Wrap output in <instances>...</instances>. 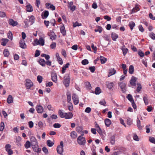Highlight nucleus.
I'll list each match as a JSON object with an SVG mask.
<instances>
[{
  "label": "nucleus",
  "mask_w": 155,
  "mask_h": 155,
  "mask_svg": "<svg viewBox=\"0 0 155 155\" xmlns=\"http://www.w3.org/2000/svg\"><path fill=\"white\" fill-rule=\"evenodd\" d=\"M149 140L151 143L155 144V138L154 137H149Z\"/></svg>",
  "instance_id": "864d4df0"
},
{
  "label": "nucleus",
  "mask_w": 155,
  "mask_h": 155,
  "mask_svg": "<svg viewBox=\"0 0 155 155\" xmlns=\"http://www.w3.org/2000/svg\"><path fill=\"white\" fill-rule=\"evenodd\" d=\"M81 25V23H79L77 21L73 23V26L75 27L76 26H79Z\"/></svg>",
  "instance_id": "3c124183"
},
{
  "label": "nucleus",
  "mask_w": 155,
  "mask_h": 155,
  "mask_svg": "<svg viewBox=\"0 0 155 155\" xmlns=\"http://www.w3.org/2000/svg\"><path fill=\"white\" fill-rule=\"evenodd\" d=\"M121 49L122 51L123 54L124 56H125L128 51V49L126 48H125V46H123L122 47V48H121Z\"/></svg>",
  "instance_id": "393cba45"
},
{
  "label": "nucleus",
  "mask_w": 155,
  "mask_h": 155,
  "mask_svg": "<svg viewBox=\"0 0 155 155\" xmlns=\"http://www.w3.org/2000/svg\"><path fill=\"white\" fill-rule=\"evenodd\" d=\"M100 60L101 64H104L107 61V59L103 56H101L100 57Z\"/></svg>",
  "instance_id": "a878e982"
},
{
  "label": "nucleus",
  "mask_w": 155,
  "mask_h": 155,
  "mask_svg": "<svg viewBox=\"0 0 155 155\" xmlns=\"http://www.w3.org/2000/svg\"><path fill=\"white\" fill-rule=\"evenodd\" d=\"M20 47L22 48L25 49L26 48V45L25 41L23 40H21L19 42Z\"/></svg>",
  "instance_id": "1a4fd4ad"
},
{
  "label": "nucleus",
  "mask_w": 155,
  "mask_h": 155,
  "mask_svg": "<svg viewBox=\"0 0 155 155\" xmlns=\"http://www.w3.org/2000/svg\"><path fill=\"white\" fill-rule=\"evenodd\" d=\"M61 32L63 36L66 35V32L64 25L61 27L60 28Z\"/></svg>",
  "instance_id": "4468645a"
},
{
  "label": "nucleus",
  "mask_w": 155,
  "mask_h": 155,
  "mask_svg": "<svg viewBox=\"0 0 155 155\" xmlns=\"http://www.w3.org/2000/svg\"><path fill=\"white\" fill-rule=\"evenodd\" d=\"M134 72V66L132 65H130L129 69V72L130 74H132Z\"/></svg>",
  "instance_id": "bb28decb"
},
{
  "label": "nucleus",
  "mask_w": 155,
  "mask_h": 155,
  "mask_svg": "<svg viewBox=\"0 0 155 155\" xmlns=\"http://www.w3.org/2000/svg\"><path fill=\"white\" fill-rule=\"evenodd\" d=\"M111 37L113 41H116V34L115 33L112 32L111 34Z\"/></svg>",
  "instance_id": "ea45409f"
},
{
  "label": "nucleus",
  "mask_w": 155,
  "mask_h": 155,
  "mask_svg": "<svg viewBox=\"0 0 155 155\" xmlns=\"http://www.w3.org/2000/svg\"><path fill=\"white\" fill-rule=\"evenodd\" d=\"M77 133H76L74 131H73L71 133V136L72 138H74L77 137Z\"/></svg>",
  "instance_id": "c03bdc74"
},
{
  "label": "nucleus",
  "mask_w": 155,
  "mask_h": 155,
  "mask_svg": "<svg viewBox=\"0 0 155 155\" xmlns=\"http://www.w3.org/2000/svg\"><path fill=\"white\" fill-rule=\"evenodd\" d=\"M115 135H113L110 138V143L113 145L115 144Z\"/></svg>",
  "instance_id": "4c0bfd02"
},
{
  "label": "nucleus",
  "mask_w": 155,
  "mask_h": 155,
  "mask_svg": "<svg viewBox=\"0 0 155 155\" xmlns=\"http://www.w3.org/2000/svg\"><path fill=\"white\" fill-rule=\"evenodd\" d=\"M42 151L47 154L48 153V150L47 148L45 147H44L42 149Z\"/></svg>",
  "instance_id": "680f3d73"
},
{
  "label": "nucleus",
  "mask_w": 155,
  "mask_h": 155,
  "mask_svg": "<svg viewBox=\"0 0 155 155\" xmlns=\"http://www.w3.org/2000/svg\"><path fill=\"white\" fill-rule=\"evenodd\" d=\"M40 51L38 50H36L35 51V57H38L40 55Z\"/></svg>",
  "instance_id": "052dcab7"
},
{
  "label": "nucleus",
  "mask_w": 155,
  "mask_h": 155,
  "mask_svg": "<svg viewBox=\"0 0 155 155\" xmlns=\"http://www.w3.org/2000/svg\"><path fill=\"white\" fill-rule=\"evenodd\" d=\"M98 28L97 29H95L94 31L96 32H99L100 33H101L102 31V28L101 26H98L97 27Z\"/></svg>",
  "instance_id": "a19ab883"
},
{
  "label": "nucleus",
  "mask_w": 155,
  "mask_h": 155,
  "mask_svg": "<svg viewBox=\"0 0 155 155\" xmlns=\"http://www.w3.org/2000/svg\"><path fill=\"white\" fill-rule=\"evenodd\" d=\"M83 130V128L81 126H78L76 128V130L78 133H81Z\"/></svg>",
  "instance_id": "72a5a7b5"
},
{
  "label": "nucleus",
  "mask_w": 155,
  "mask_h": 155,
  "mask_svg": "<svg viewBox=\"0 0 155 155\" xmlns=\"http://www.w3.org/2000/svg\"><path fill=\"white\" fill-rule=\"evenodd\" d=\"M104 122L105 125L108 127L110 126L111 123V120L107 118L105 119Z\"/></svg>",
  "instance_id": "b1692460"
},
{
  "label": "nucleus",
  "mask_w": 155,
  "mask_h": 155,
  "mask_svg": "<svg viewBox=\"0 0 155 155\" xmlns=\"http://www.w3.org/2000/svg\"><path fill=\"white\" fill-rule=\"evenodd\" d=\"M33 44L34 46H36L39 45L38 40L37 39L35 40L34 42L33 43Z\"/></svg>",
  "instance_id": "bf43d9fd"
},
{
  "label": "nucleus",
  "mask_w": 155,
  "mask_h": 155,
  "mask_svg": "<svg viewBox=\"0 0 155 155\" xmlns=\"http://www.w3.org/2000/svg\"><path fill=\"white\" fill-rule=\"evenodd\" d=\"M47 144L48 147H51L54 144V143L51 140H48L47 141Z\"/></svg>",
  "instance_id": "c9c22d12"
},
{
  "label": "nucleus",
  "mask_w": 155,
  "mask_h": 155,
  "mask_svg": "<svg viewBox=\"0 0 155 155\" xmlns=\"http://www.w3.org/2000/svg\"><path fill=\"white\" fill-rule=\"evenodd\" d=\"M58 114L61 118H64L65 117V113H63L61 110H59L58 111Z\"/></svg>",
  "instance_id": "412c9836"
},
{
  "label": "nucleus",
  "mask_w": 155,
  "mask_h": 155,
  "mask_svg": "<svg viewBox=\"0 0 155 155\" xmlns=\"http://www.w3.org/2000/svg\"><path fill=\"white\" fill-rule=\"evenodd\" d=\"M89 69L92 73H93L95 71V67L94 66L90 67H89Z\"/></svg>",
  "instance_id": "69168bd1"
},
{
  "label": "nucleus",
  "mask_w": 155,
  "mask_h": 155,
  "mask_svg": "<svg viewBox=\"0 0 155 155\" xmlns=\"http://www.w3.org/2000/svg\"><path fill=\"white\" fill-rule=\"evenodd\" d=\"M49 12L48 11L45 10L41 14L42 18L43 19L46 18L48 16Z\"/></svg>",
  "instance_id": "6e6552de"
},
{
  "label": "nucleus",
  "mask_w": 155,
  "mask_h": 155,
  "mask_svg": "<svg viewBox=\"0 0 155 155\" xmlns=\"http://www.w3.org/2000/svg\"><path fill=\"white\" fill-rule=\"evenodd\" d=\"M25 148L28 149L31 147V143L29 141H27L25 144Z\"/></svg>",
  "instance_id": "2f4dec72"
},
{
  "label": "nucleus",
  "mask_w": 155,
  "mask_h": 155,
  "mask_svg": "<svg viewBox=\"0 0 155 155\" xmlns=\"http://www.w3.org/2000/svg\"><path fill=\"white\" fill-rule=\"evenodd\" d=\"M99 103L101 105H103L104 106H105L106 104V103L104 100L103 99L101 101L99 102Z\"/></svg>",
  "instance_id": "338daca9"
},
{
  "label": "nucleus",
  "mask_w": 155,
  "mask_h": 155,
  "mask_svg": "<svg viewBox=\"0 0 155 155\" xmlns=\"http://www.w3.org/2000/svg\"><path fill=\"white\" fill-rule=\"evenodd\" d=\"M138 54L141 57H143L144 56V53L141 50H140L138 51Z\"/></svg>",
  "instance_id": "13d9d810"
},
{
  "label": "nucleus",
  "mask_w": 155,
  "mask_h": 155,
  "mask_svg": "<svg viewBox=\"0 0 155 155\" xmlns=\"http://www.w3.org/2000/svg\"><path fill=\"white\" fill-rule=\"evenodd\" d=\"M35 19L34 16L33 15H31L29 18V21L31 23V25H32L34 22Z\"/></svg>",
  "instance_id": "37998d69"
},
{
  "label": "nucleus",
  "mask_w": 155,
  "mask_h": 155,
  "mask_svg": "<svg viewBox=\"0 0 155 155\" xmlns=\"http://www.w3.org/2000/svg\"><path fill=\"white\" fill-rule=\"evenodd\" d=\"M57 60L59 64L62 65L63 64L62 60L60 57L57 59Z\"/></svg>",
  "instance_id": "0e129e2a"
},
{
  "label": "nucleus",
  "mask_w": 155,
  "mask_h": 155,
  "mask_svg": "<svg viewBox=\"0 0 155 155\" xmlns=\"http://www.w3.org/2000/svg\"><path fill=\"white\" fill-rule=\"evenodd\" d=\"M48 35L50 36L51 39L52 40H54L56 38V35H55L53 31H51L50 33H48Z\"/></svg>",
  "instance_id": "f8f14e48"
},
{
  "label": "nucleus",
  "mask_w": 155,
  "mask_h": 155,
  "mask_svg": "<svg viewBox=\"0 0 155 155\" xmlns=\"http://www.w3.org/2000/svg\"><path fill=\"white\" fill-rule=\"evenodd\" d=\"M34 149L33 150V151L35 152H36L37 153H40L41 151V149L38 146H38H35V147H33Z\"/></svg>",
  "instance_id": "6ab92c4d"
},
{
  "label": "nucleus",
  "mask_w": 155,
  "mask_h": 155,
  "mask_svg": "<svg viewBox=\"0 0 155 155\" xmlns=\"http://www.w3.org/2000/svg\"><path fill=\"white\" fill-rule=\"evenodd\" d=\"M51 79L53 82H56L57 81V76L56 73H53L51 74Z\"/></svg>",
  "instance_id": "9b49d317"
},
{
  "label": "nucleus",
  "mask_w": 155,
  "mask_h": 155,
  "mask_svg": "<svg viewBox=\"0 0 155 155\" xmlns=\"http://www.w3.org/2000/svg\"><path fill=\"white\" fill-rule=\"evenodd\" d=\"M137 125L138 128L140 129H141L142 128V127L140 125V120L138 119L137 120Z\"/></svg>",
  "instance_id": "49530a36"
},
{
  "label": "nucleus",
  "mask_w": 155,
  "mask_h": 155,
  "mask_svg": "<svg viewBox=\"0 0 155 155\" xmlns=\"http://www.w3.org/2000/svg\"><path fill=\"white\" fill-rule=\"evenodd\" d=\"M137 78L134 77L132 76L130 81V84H128L129 87H133V86H136V82L137 81Z\"/></svg>",
  "instance_id": "7ed1b4c3"
},
{
  "label": "nucleus",
  "mask_w": 155,
  "mask_h": 155,
  "mask_svg": "<svg viewBox=\"0 0 155 155\" xmlns=\"http://www.w3.org/2000/svg\"><path fill=\"white\" fill-rule=\"evenodd\" d=\"M65 115V117L64 118L67 119L71 118L73 116V114L71 112L66 113Z\"/></svg>",
  "instance_id": "dca6fc26"
},
{
  "label": "nucleus",
  "mask_w": 155,
  "mask_h": 155,
  "mask_svg": "<svg viewBox=\"0 0 155 155\" xmlns=\"http://www.w3.org/2000/svg\"><path fill=\"white\" fill-rule=\"evenodd\" d=\"M101 90L99 87H97L95 88V93L96 94H99L101 92Z\"/></svg>",
  "instance_id": "f704fd0d"
},
{
  "label": "nucleus",
  "mask_w": 155,
  "mask_h": 155,
  "mask_svg": "<svg viewBox=\"0 0 155 155\" xmlns=\"http://www.w3.org/2000/svg\"><path fill=\"white\" fill-rule=\"evenodd\" d=\"M70 65L69 63H67L65 65H64L62 68V73L64 74L65 72L66 69L68 68L69 66Z\"/></svg>",
  "instance_id": "aec40b11"
},
{
  "label": "nucleus",
  "mask_w": 155,
  "mask_h": 155,
  "mask_svg": "<svg viewBox=\"0 0 155 155\" xmlns=\"http://www.w3.org/2000/svg\"><path fill=\"white\" fill-rule=\"evenodd\" d=\"M82 64L85 65L88 64L89 62L87 60L85 59L81 61Z\"/></svg>",
  "instance_id": "603ef678"
},
{
  "label": "nucleus",
  "mask_w": 155,
  "mask_h": 155,
  "mask_svg": "<svg viewBox=\"0 0 155 155\" xmlns=\"http://www.w3.org/2000/svg\"><path fill=\"white\" fill-rule=\"evenodd\" d=\"M137 91L138 92H139L140 91L142 88V86L140 83H137Z\"/></svg>",
  "instance_id": "79ce46f5"
},
{
  "label": "nucleus",
  "mask_w": 155,
  "mask_h": 155,
  "mask_svg": "<svg viewBox=\"0 0 155 155\" xmlns=\"http://www.w3.org/2000/svg\"><path fill=\"white\" fill-rule=\"evenodd\" d=\"M72 99L73 101L74 104L76 105L78 103L79 100L78 96L75 94H73L72 96Z\"/></svg>",
  "instance_id": "423d86ee"
},
{
  "label": "nucleus",
  "mask_w": 155,
  "mask_h": 155,
  "mask_svg": "<svg viewBox=\"0 0 155 155\" xmlns=\"http://www.w3.org/2000/svg\"><path fill=\"white\" fill-rule=\"evenodd\" d=\"M149 36L152 39L155 40V34L153 32H152L149 34Z\"/></svg>",
  "instance_id": "09e8293b"
},
{
  "label": "nucleus",
  "mask_w": 155,
  "mask_h": 155,
  "mask_svg": "<svg viewBox=\"0 0 155 155\" xmlns=\"http://www.w3.org/2000/svg\"><path fill=\"white\" fill-rule=\"evenodd\" d=\"M3 54L5 56L8 57L9 54V52L8 49H5L3 51Z\"/></svg>",
  "instance_id": "e433bc0d"
},
{
  "label": "nucleus",
  "mask_w": 155,
  "mask_h": 155,
  "mask_svg": "<svg viewBox=\"0 0 155 155\" xmlns=\"http://www.w3.org/2000/svg\"><path fill=\"white\" fill-rule=\"evenodd\" d=\"M4 128V124L3 122H2L0 124V131H3Z\"/></svg>",
  "instance_id": "4d7b16f0"
},
{
  "label": "nucleus",
  "mask_w": 155,
  "mask_h": 155,
  "mask_svg": "<svg viewBox=\"0 0 155 155\" xmlns=\"http://www.w3.org/2000/svg\"><path fill=\"white\" fill-rule=\"evenodd\" d=\"M2 42H1V44L3 46H5L6 45V44L8 42V40L7 39L2 38Z\"/></svg>",
  "instance_id": "c756f323"
},
{
  "label": "nucleus",
  "mask_w": 155,
  "mask_h": 155,
  "mask_svg": "<svg viewBox=\"0 0 155 155\" xmlns=\"http://www.w3.org/2000/svg\"><path fill=\"white\" fill-rule=\"evenodd\" d=\"M38 40L39 41V45H40L41 46H43L44 45L45 40L42 37L40 38Z\"/></svg>",
  "instance_id": "5701e85b"
},
{
  "label": "nucleus",
  "mask_w": 155,
  "mask_h": 155,
  "mask_svg": "<svg viewBox=\"0 0 155 155\" xmlns=\"http://www.w3.org/2000/svg\"><path fill=\"white\" fill-rule=\"evenodd\" d=\"M33 85V83L29 79H27L26 80L25 85L27 89H29Z\"/></svg>",
  "instance_id": "39448f33"
},
{
  "label": "nucleus",
  "mask_w": 155,
  "mask_h": 155,
  "mask_svg": "<svg viewBox=\"0 0 155 155\" xmlns=\"http://www.w3.org/2000/svg\"><path fill=\"white\" fill-rule=\"evenodd\" d=\"M113 84L112 83L108 82L107 83V87L109 89H110L112 88L113 87Z\"/></svg>",
  "instance_id": "6e6d98bb"
},
{
  "label": "nucleus",
  "mask_w": 155,
  "mask_h": 155,
  "mask_svg": "<svg viewBox=\"0 0 155 155\" xmlns=\"http://www.w3.org/2000/svg\"><path fill=\"white\" fill-rule=\"evenodd\" d=\"M66 95L67 96V101L68 103H70L71 101V94L70 92L68 91L67 92Z\"/></svg>",
  "instance_id": "4be33fe9"
},
{
  "label": "nucleus",
  "mask_w": 155,
  "mask_h": 155,
  "mask_svg": "<svg viewBox=\"0 0 155 155\" xmlns=\"http://www.w3.org/2000/svg\"><path fill=\"white\" fill-rule=\"evenodd\" d=\"M77 141L78 143L80 145H84L85 144L86 140L85 137L79 136L77 139Z\"/></svg>",
  "instance_id": "f03ea898"
},
{
  "label": "nucleus",
  "mask_w": 155,
  "mask_h": 155,
  "mask_svg": "<svg viewBox=\"0 0 155 155\" xmlns=\"http://www.w3.org/2000/svg\"><path fill=\"white\" fill-rule=\"evenodd\" d=\"M39 62L40 65L43 67H45V62L43 59H41L39 60Z\"/></svg>",
  "instance_id": "473e14b6"
},
{
  "label": "nucleus",
  "mask_w": 155,
  "mask_h": 155,
  "mask_svg": "<svg viewBox=\"0 0 155 155\" xmlns=\"http://www.w3.org/2000/svg\"><path fill=\"white\" fill-rule=\"evenodd\" d=\"M116 73V71L114 70V68H111L109 69V74L108 77H109L110 76Z\"/></svg>",
  "instance_id": "ddd939ff"
},
{
  "label": "nucleus",
  "mask_w": 155,
  "mask_h": 155,
  "mask_svg": "<svg viewBox=\"0 0 155 155\" xmlns=\"http://www.w3.org/2000/svg\"><path fill=\"white\" fill-rule=\"evenodd\" d=\"M57 150L58 153L62 154L63 152V148L61 146H58L57 147Z\"/></svg>",
  "instance_id": "2eb2a0df"
},
{
  "label": "nucleus",
  "mask_w": 155,
  "mask_h": 155,
  "mask_svg": "<svg viewBox=\"0 0 155 155\" xmlns=\"http://www.w3.org/2000/svg\"><path fill=\"white\" fill-rule=\"evenodd\" d=\"M26 11L28 12H31L33 11V9L32 6L30 4L26 6Z\"/></svg>",
  "instance_id": "f3484780"
},
{
  "label": "nucleus",
  "mask_w": 155,
  "mask_h": 155,
  "mask_svg": "<svg viewBox=\"0 0 155 155\" xmlns=\"http://www.w3.org/2000/svg\"><path fill=\"white\" fill-rule=\"evenodd\" d=\"M36 109L38 113H42L44 110V108L42 106L40 105H37L36 107Z\"/></svg>",
  "instance_id": "0eeeda50"
},
{
  "label": "nucleus",
  "mask_w": 155,
  "mask_h": 155,
  "mask_svg": "<svg viewBox=\"0 0 155 155\" xmlns=\"http://www.w3.org/2000/svg\"><path fill=\"white\" fill-rule=\"evenodd\" d=\"M8 23L9 24L13 26H16L18 24V23L16 21H15L12 19H10L8 20Z\"/></svg>",
  "instance_id": "9d476101"
},
{
  "label": "nucleus",
  "mask_w": 155,
  "mask_h": 155,
  "mask_svg": "<svg viewBox=\"0 0 155 155\" xmlns=\"http://www.w3.org/2000/svg\"><path fill=\"white\" fill-rule=\"evenodd\" d=\"M31 146L32 148L33 149V150H34V148L33 147H35H35L38 146V143L37 141H35L34 142H31Z\"/></svg>",
  "instance_id": "7c9ffc66"
},
{
  "label": "nucleus",
  "mask_w": 155,
  "mask_h": 155,
  "mask_svg": "<svg viewBox=\"0 0 155 155\" xmlns=\"http://www.w3.org/2000/svg\"><path fill=\"white\" fill-rule=\"evenodd\" d=\"M13 98L11 95H9L7 98V102L8 104H10L13 102Z\"/></svg>",
  "instance_id": "a211bd4d"
},
{
  "label": "nucleus",
  "mask_w": 155,
  "mask_h": 155,
  "mask_svg": "<svg viewBox=\"0 0 155 155\" xmlns=\"http://www.w3.org/2000/svg\"><path fill=\"white\" fill-rule=\"evenodd\" d=\"M64 80L63 81V83L64 85L66 87L69 86L70 82V79L69 74H66L64 77Z\"/></svg>",
  "instance_id": "f257e3e1"
},
{
  "label": "nucleus",
  "mask_w": 155,
  "mask_h": 155,
  "mask_svg": "<svg viewBox=\"0 0 155 155\" xmlns=\"http://www.w3.org/2000/svg\"><path fill=\"white\" fill-rule=\"evenodd\" d=\"M42 77L40 75H38L37 77V80L39 83H41L42 81Z\"/></svg>",
  "instance_id": "a18cd8bd"
},
{
  "label": "nucleus",
  "mask_w": 155,
  "mask_h": 155,
  "mask_svg": "<svg viewBox=\"0 0 155 155\" xmlns=\"http://www.w3.org/2000/svg\"><path fill=\"white\" fill-rule=\"evenodd\" d=\"M53 127L55 128H59L61 127V125L59 123H55L53 125Z\"/></svg>",
  "instance_id": "e2e57ef3"
},
{
  "label": "nucleus",
  "mask_w": 155,
  "mask_h": 155,
  "mask_svg": "<svg viewBox=\"0 0 155 155\" xmlns=\"http://www.w3.org/2000/svg\"><path fill=\"white\" fill-rule=\"evenodd\" d=\"M8 37L9 39H11V40H12V32L10 31H9L8 33Z\"/></svg>",
  "instance_id": "5fc2aeb1"
},
{
  "label": "nucleus",
  "mask_w": 155,
  "mask_h": 155,
  "mask_svg": "<svg viewBox=\"0 0 155 155\" xmlns=\"http://www.w3.org/2000/svg\"><path fill=\"white\" fill-rule=\"evenodd\" d=\"M85 85L87 88L88 89L90 90L91 88V85L89 82H87L85 83Z\"/></svg>",
  "instance_id": "58836bf2"
},
{
  "label": "nucleus",
  "mask_w": 155,
  "mask_h": 155,
  "mask_svg": "<svg viewBox=\"0 0 155 155\" xmlns=\"http://www.w3.org/2000/svg\"><path fill=\"white\" fill-rule=\"evenodd\" d=\"M104 18L105 19L107 20V21H110L111 20V18L108 15H106L104 17Z\"/></svg>",
  "instance_id": "774afa93"
},
{
  "label": "nucleus",
  "mask_w": 155,
  "mask_h": 155,
  "mask_svg": "<svg viewBox=\"0 0 155 155\" xmlns=\"http://www.w3.org/2000/svg\"><path fill=\"white\" fill-rule=\"evenodd\" d=\"M127 98L128 100H129V101H130L131 102L134 101L133 98H132V96L131 94H129L127 96Z\"/></svg>",
  "instance_id": "8fccbe9b"
},
{
  "label": "nucleus",
  "mask_w": 155,
  "mask_h": 155,
  "mask_svg": "<svg viewBox=\"0 0 155 155\" xmlns=\"http://www.w3.org/2000/svg\"><path fill=\"white\" fill-rule=\"evenodd\" d=\"M140 10L139 8L137 5L135 6L134 8L131 10V13L136 12Z\"/></svg>",
  "instance_id": "cd10ccee"
},
{
  "label": "nucleus",
  "mask_w": 155,
  "mask_h": 155,
  "mask_svg": "<svg viewBox=\"0 0 155 155\" xmlns=\"http://www.w3.org/2000/svg\"><path fill=\"white\" fill-rule=\"evenodd\" d=\"M143 100L146 105H147L148 104V100L147 97L146 96H144L143 97Z\"/></svg>",
  "instance_id": "de8ad7c7"
},
{
  "label": "nucleus",
  "mask_w": 155,
  "mask_h": 155,
  "mask_svg": "<svg viewBox=\"0 0 155 155\" xmlns=\"http://www.w3.org/2000/svg\"><path fill=\"white\" fill-rule=\"evenodd\" d=\"M118 85L121 89L122 92L123 93H125L126 90V84L123 82L119 83Z\"/></svg>",
  "instance_id": "20e7f679"
},
{
  "label": "nucleus",
  "mask_w": 155,
  "mask_h": 155,
  "mask_svg": "<svg viewBox=\"0 0 155 155\" xmlns=\"http://www.w3.org/2000/svg\"><path fill=\"white\" fill-rule=\"evenodd\" d=\"M135 26V24L134 22L132 21L129 23V26L131 30H132L133 29L134 27Z\"/></svg>",
  "instance_id": "c85d7f7f"
}]
</instances>
